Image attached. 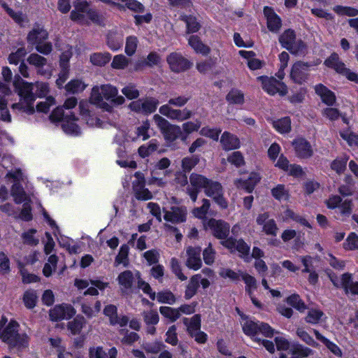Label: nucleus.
<instances>
[{
	"instance_id": "1",
	"label": "nucleus",
	"mask_w": 358,
	"mask_h": 358,
	"mask_svg": "<svg viewBox=\"0 0 358 358\" xmlns=\"http://www.w3.org/2000/svg\"><path fill=\"white\" fill-rule=\"evenodd\" d=\"M35 85V83L24 81L20 76H15L13 86L20 96V101L12 105L13 109L20 110L28 114L34 113V102L36 99Z\"/></svg>"
},
{
	"instance_id": "2",
	"label": "nucleus",
	"mask_w": 358,
	"mask_h": 358,
	"mask_svg": "<svg viewBox=\"0 0 358 358\" xmlns=\"http://www.w3.org/2000/svg\"><path fill=\"white\" fill-rule=\"evenodd\" d=\"M117 94V89L111 85H96L92 90L90 101L101 108L109 110L111 106L105 100L110 101L117 106L124 103V98L122 96H118Z\"/></svg>"
},
{
	"instance_id": "3",
	"label": "nucleus",
	"mask_w": 358,
	"mask_h": 358,
	"mask_svg": "<svg viewBox=\"0 0 358 358\" xmlns=\"http://www.w3.org/2000/svg\"><path fill=\"white\" fill-rule=\"evenodd\" d=\"M153 120L166 141L173 142L179 138L182 135V130L179 126L171 124L161 115L158 114L154 115Z\"/></svg>"
},
{
	"instance_id": "4",
	"label": "nucleus",
	"mask_w": 358,
	"mask_h": 358,
	"mask_svg": "<svg viewBox=\"0 0 358 358\" xmlns=\"http://www.w3.org/2000/svg\"><path fill=\"white\" fill-rule=\"evenodd\" d=\"M6 177L12 179V182H13L10 192L15 202L16 203H21L28 201V196L22 186L24 177L21 171L17 170L13 173L9 172L6 174Z\"/></svg>"
},
{
	"instance_id": "5",
	"label": "nucleus",
	"mask_w": 358,
	"mask_h": 358,
	"mask_svg": "<svg viewBox=\"0 0 358 358\" xmlns=\"http://www.w3.org/2000/svg\"><path fill=\"white\" fill-rule=\"evenodd\" d=\"M159 101L155 97H145L131 102L129 108L133 112L145 115L153 113L157 108Z\"/></svg>"
},
{
	"instance_id": "6",
	"label": "nucleus",
	"mask_w": 358,
	"mask_h": 358,
	"mask_svg": "<svg viewBox=\"0 0 358 358\" xmlns=\"http://www.w3.org/2000/svg\"><path fill=\"white\" fill-rule=\"evenodd\" d=\"M257 79L262 83V88L271 95L279 93L281 96H285L287 93V85L273 77L259 76Z\"/></svg>"
},
{
	"instance_id": "7",
	"label": "nucleus",
	"mask_w": 358,
	"mask_h": 358,
	"mask_svg": "<svg viewBox=\"0 0 358 358\" xmlns=\"http://www.w3.org/2000/svg\"><path fill=\"white\" fill-rule=\"evenodd\" d=\"M211 234L217 239L225 241L230 232V225L222 220L211 218L206 224Z\"/></svg>"
},
{
	"instance_id": "8",
	"label": "nucleus",
	"mask_w": 358,
	"mask_h": 358,
	"mask_svg": "<svg viewBox=\"0 0 358 358\" xmlns=\"http://www.w3.org/2000/svg\"><path fill=\"white\" fill-rule=\"evenodd\" d=\"M204 192L206 196L212 197L221 208L227 207V203L223 196V188L219 182L210 180Z\"/></svg>"
},
{
	"instance_id": "9",
	"label": "nucleus",
	"mask_w": 358,
	"mask_h": 358,
	"mask_svg": "<svg viewBox=\"0 0 358 358\" xmlns=\"http://www.w3.org/2000/svg\"><path fill=\"white\" fill-rule=\"evenodd\" d=\"M159 113L168 118L173 120L184 121L190 118L192 115V112L187 109L182 110L175 109L169 104L162 106L159 109Z\"/></svg>"
},
{
	"instance_id": "10",
	"label": "nucleus",
	"mask_w": 358,
	"mask_h": 358,
	"mask_svg": "<svg viewBox=\"0 0 358 358\" xmlns=\"http://www.w3.org/2000/svg\"><path fill=\"white\" fill-rule=\"evenodd\" d=\"M166 61L171 71L180 73L189 69L192 64L180 53L172 52L168 55Z\"/></svg>"
},
{
	"instance_id": "11",
	"label": "nucleus",
	"mask_w": 358,
	"mask_h": 358,
	"mask_svg": "<svg viewBox=\"0 0 358 358\" xmlns=\"http://www.w3.org/2000/svg\"><path fill=\"white\" fill-rule=\"evenodd\" d=\"M201 248L200 247L189 246L186 249L187 259L185 266L192 270L197 271L202 266L201 259Z\"/></svg>"
},
{
	"instance_id": "12",
	"label": "nucleus",
	"mask_w": 358,
	"mask_h": 358,
	"mask_svg": "<svg viewBox=\"0 0 358 358\" xmlns=\"http://www.w3.org/2000/svg\"><path fill=\"white\" fill-rule=\"evenodd\" d=\"M76 314L74 308L71 305H57L50 310L49 316L52 321L67 320Z\"/></svg>"
},
{
	"instance_id": "13",
	"label": "nucleus",
	"mask_w": 358,
	"mask_h": 358,
	"mask_svg": "<svg viewBox=\"0 0 358 358\" xmlns=\"http://www.w3.org/2000/svg\"><path fill=\"white\" fill-rule=\"evenodd\" d=\"M164 218L167 222L180 223L186 220L187 209L183 206H172L170 210L163 208Z\"/></svg>"
},
{
	"instance_id": "14",
	"label": "nucleus",
	"mask_w": 358,
	"mask_h": 358,
	"mask_svg": "<svg viewBox=\"0 0 358 358\" xmlns=\"http://www.w3.org/2000/svg\"><path fill=\"white\" fill-rule=\"evenodd\" d=\"M257 224L262 226V231L267 235L275 236L278 231V227L273 219H270L268 213L259 214L256 220Z\"/></svg>"
},
{
	"instance_id": "15",
	"label": "nucleus",
	"mask_w": 358,
	"mask_h": 358,
	"mask_svg": "<svg viewBox=\"0 0 358 358\" xmlns=\"http://www.w3.org/2000/svg\"><path fill=\"white\" fill-rule=\"evenodd\" d=\"M309 65L302 62H296L292 67L290 78L296 83L302 84L308 79Z\"/></svg>"
},
{
	"instance_id": "16",
	"label": "nucleus",
	"mask_w": 358,
	"mask_h": 358,
	"mask_svg": "<svg viewBox=\"0 0 358 358\" xmlns=\"http://www.w3.org/2000/svg\"><path fill=\"white\" fill-rule=\"evenodd\" d=\"M74 10L71 13V18L73 21L85 24L86 16L90 10L86 1L78 0L74 5Z\"/></svg>"
},
{
	"instance_id": "17",
	"label": "nucleus",
	"mask_w": 358,
	"mask_h": 358,
	"mask_svg": "<svg viewBox=\"0 0 358 358\" xmlns=\"http://www.w3.org/2000/svg\"><path fill=\"white\" fill-rule=\"evenodd\" d=\"M296 155L301 159H308L313 156V150L308 141L304 138H298L293 142Z\"/></svg>"
},
{
	"instance_id": "18",
	"label": "nucleus",
	"mask_w": 358,
	"mask_h": 358,
	"mask_svg": "<svg viewBox=\"0 0 358 358\" xmlns=\"http://www.w3.org/2000/svg\"><path fill=\"white\" fill-rule=\"evenodd\" d=\"M264 14L267 20V27L272 32H278L281 28V20L274 12L273 9L265 6L264 8Z\"/></svg>"
},
{
	"instance_id": "19",
	"label": "nucleus",
	"mask_w": 358,
	"mask_h": 358,
	"mask_svg": "<svg viewBox=\"0 0 358 358\" xmlns=\"http://www.w3.org/2000/svg\"><path fill=\"white\" fill-rule=\"evenodd\" d=\"M220 243L228 249H236L241 256H248L249 254L250 246L242 239L236 240L233 238H229L225 241H220Z\"/></svg>"
},
{
	"instance_id": "20",
	"label": "nucleus",
	"mask_w": 358,
	"mask_h": 358,
	"mask_svg": "<svg viewBox=\"0 0 358 358\" xmlns=\"http://www.w3.org/2000/svg\"><path fill=\"white\" fill-rule=\"evenodd\" d=\"M315 93L320 97L322 101L328 105L333 106L336 100L335 94L322 84L316 85L314 87Z\"/></svg>"
},
{
	"instance_id": "21",
	"label": "nucleus",
	"mask_w": 358,
	"mask_h": 358,
	"mask_svg": "<svg viewBox=\"0 0 358 358\" xmlns=\"http://www.w3.org/2000/svg\"><path fill=\"white\" fill-rule=\"evenodd\" d=\"M48 37V34L43 27L37 25L33 28L27 35V41L31 45L43 42Z\"/></svg>"
},
{
	"instance_id": "22",
	"label": "nucleus",
	"mask_w": 358,
	"mask_h": 358,
	"mask_svg": "<svg viewBox=\"0 0 358 358\" xmlns=\"http://www.w3.org/2000/svg\"><path fill=\"white\" fill-rule=\"evenodd\" d=\"M220 143L222 148L225 150H235L240 146L238 138L228 131H224L221 136Z\"/></svg>"
},
{
	"instance_id": "23",
	"label": "nucleus",
	"mask_w": 358,
	"mask_h": 358,
	"mask_svg": "<svg viewBox=\"0 0 358 358\" xmlns=\"http://www.w3.org/2000/svg\"><path fill=\"white\" fill-rule=\"evenodd\" d=\"M260 179L261 178L259 174L252 173L248 180H236L234 184L238 188L245 189L248 192H251L254 189L255 186L259 182Z\"/></svg>"
},
{
	"instance_id": "24",
	"label": "nucleus",
	"mask_w": 358,
	"mask_h": 358,
	"mask_svg": "<svg viewBox=\"0 0 358 358\" xmlns=\"http://www.w3.org/2000/svg\"><path fill=\"white\" fill-rule=\"evenodd\" d=\"M117 350L112 348L106 352L101 346L91 347L89 349V358H116Z\"/></svg>"
},
{
	"instance_id": "25",
	"label": "nucleus",
	"mask_w": 358,
	"mask_h": 358,
	"mask_svg": "<svg viewBox=\"0 0 358 358\" xmlns=\"http://www.w3.org/2000/svg\"><path fill=\"white\" fill-rule=\"evenodd\" d=\"M342 288L345 294H358V281L354 282L351 273H345L342 275Z\"/></svg>"
},
{
	"instance_id": "26",
	"label": "nucleus",
	"mask_w": 358,
	"mask_h": 358,
	"mask_svg": "<svg viewBox=\"0 0 358 358\" xmlns=\"http://www.w3.org/2000/svg\"><path fill=\"white\" fill-rule=\"evenodd\" d=\"M134 280V275L131 271H124L117 277V281L123 292H127L131 289Z\"/></svg>"
},
{
	"instance_id": "27",
	"label": "nucleus",
	"mask_w": 358,
	"mask_h": 358,
	"mask_svg": "<svg viewBox=\"0 0 358 358\" xmlns=\"http://www.w3.org/2000/svg\"><path fill=\"white\" fill-rule=\"evenodd\" d=\"M76 120L77 118H76L73 114H66L62 123V129L65 133L73 135L79 134L80 129L75 123Z\"/></svg>"
},
{
	"instance_id": "28",
	"label": "nucleus",
	"mask_w": 358,
	"mask_h": 358,
	"mask_svg": "<svg viewBox=\"0 0 358 358\" xmlns=\"http://www.w3.org/2000/svg\"><path fill=\"white\" fill-rule=\"evenodd\" d=\"M188 43L196 53L207 55L210 52V48L203 44L197 36H191L188 39Z\"/></svg>"
},
{
	"instance_id": "29",
	"label": "nucleus",
	"mask_w": 358,
	"mask_h": 358,
	"mask_svg": "<svg viewBox=\"0 0 358 358\" xmlns=\"http://www.w3.org/2000/svg\"><path fill=\"white\" fill-rule=\"evenodd\" d=\"M180 19L186 24L187 34L196 33L201 28L200 23L194 15H182L180 17Z\"/></svg>"
},
{
	"instance_id": "30",
	"label": "nucleus",
	"mask_w": 358,
	"mask_h": 358,
	"mask_svg": "<svg viewBox=\"0 0 358 358\" xmlns=\"http://www.w3.org/2000/svg\"><path fill=\"white\" fill-rule=\"evenodd\" d=\"M210 180V179H208L202 175L194 173H192L189 176V182L192 188L197 189L198 191L200 189H203L205 190Z\"/></svg>"
},
{
	"instance_id": "31",
	"label": "nucleus",
	"mask_w": 358,
	"mask_h": 358,
	"mask_svg": "<svg viewBox=\"0 0 358 358\" xmlns=\"http://www.w3.org/2000/svg\"><path fill=\"white\" fill-rule=\"evenodd\" d=\"M200 280L201 275L199 274L194 275L190 278L185 292L186 299H189L196 294L199 287Z\"/></svg>"
},
{
	"instance_id": "32",
	"label": "nucleus",
	"mask_w": 358,
	"mask_h": 358,
	"mask_svg": "<svg viewBox=\"0 0 358 358\" xmlns=\"http://www.w3.org/2000/svg\"><path fill=\"white\" fill-rule=\"evenodd\" d=\"M259 329V322H255L252 320H246L243 324V332L252 338L255 341L257 342H260L261 339L257 337L258 334Z\"/></svg>"
},
{
	"instance_id": "33",
	"label": "nucleus",
	"mask_w": 358,
	"mask_h": 358,
	"mask_svg": "<svg viewBox=\"0 0 358 358\" xmlns=\"http://www.w3.org/2000/svg\"><path fill=\"white\" fill-rule=\"evenodd\" d=\"M324 317V313L320 309L310 308L305 317V321L311 324L320 323Z\"/></svg>"
},
{
	"instance_id": "34",
	"label": "nucleus",
	"mask_w": 358,
	"mask_h": 358,
	"mask_svg": "<svg viewBox=\"0 0 358 358\" xmlns=\"http://www.w3.org/2000/svg\"><path fill=\"white\" fill-rule=\"evenodd\" d=\"M314 334L317 339L322 342L327 348L335 355L338 357L342 356V352L341 349L334 343L329 341L327 338L324 337L317 330H314Z\"/></svg>"
},
{
	"instance_id": "35",
	"label": "nucleus",
	"mask_w": 358,
	"mask_h": 358,
	"mask_svg": "<svg viewBox=\"0 0 358 358\" xmlns=\"http://www.w3.org/2000/svg\"><path fill=\"white\" fill-rule=\"evenodd\" d=\"M122 36L116 33L111 31L107 36V44L108 47L113 50H118L122 45Z\"/></svg>"
},
{
	"instance_id": "36",
	"label": "nucleus",
	"mask_w": 358,
	"mask_h": 358,
	"mask_svg": "<svg viewBox=\"0 0 358 358\" xmlns=\"http://www.w3.org/2000/svg\"><path fill=\"white\" fill-rule=\"evenodd\" d=\"M160 61L159 55L156 52H150L146 59L142 61H138L135 65V70L138 71L143 65L152 66L157 65Z\"/></svg>"
},
{
	"instance_id": "37",
	"label": "nucleus",
	"mask_w": 358,
	"mask_h": 358,
	"mask_svg": "<svg viewBox=\"0 0 358 358\" xmlns=\"http://www.w3.org/2000/svg\"><path fill=\"white\" fill-rule=\"evenodd\" d=\"M85 322V320L83 316H77L73 320L68 323V329L73 335L79 334Z\"/></svg>"
},
{
	"instance_id": "38",
	"label": "nucleus",
	"mask_w": 358,
	"mask_h": 358,
	"mask_svg": "<svg viewBox=\"0 0 358 358\" xmlns=\"http://www.w3.org/2000/svg\"><path fill=\"white\" fill-rule=\"evenodd\" d=\"M38 296L36 292L33 289H29L24 292L22 297L24 306L29 308L32 309L36 305Z\"/></svg>"
},
{
	"instance_id": "39",
	"label": "nucleus",
	"mask_w": 358,
	"mask_h": 358,
	"mask_svg": "<svg viewBox=\"0 0 358 358\" xmlns=\"http://www.w3.org/2000/svg\"><path fill=\"white\" fill-rule=\"evenodd\" d=\"M158 146L159 144L157 143V140L152 139L150 141L148 145H143L140 146L138 150V152L142 158H145L155 152L158 148Z\"/></svg>"
},
{
	"instance_id": "40",
	"label": "nucleus",
	"mask_w": 358,
	"mask_h": 358,
	"mask_svg": "<svg viewBox=\"0 0 358 358\" xmlns=\"http://www.w3.org/2000/svg\"><path fill=\"white\" fill-rule=\"evenodd\" d=\"M296 40V36L294 31L287 29L280 36L279 41L282 46L287 50L292 45L293 42Z\"/></svg>"
},
{
	"instance_id": "41",
	"label": "nucleus",
	"mask_w": 358,
	"mask_h": 358,
	"mask_svg": "<svg viewBox=\"0 0 358 358\" xmlns=\"http://www.w3.org/2000/svg\"><path fill=\"white\" fill-rule=\"evenodd\" d=\"M119 334L122 336L121 343L126 345H132L139 339V336L135 332H130L127 329H120Z\"/></svg>"
},
{
	"instance_id": "42",
	"label": "nucleus",
	"mask_w": 358,
	"mask_h": 358,
	"mask_svg": "<svg viewBox=\"0 0 358 358\" xmlns=\"http://www.w3.org/2000/svg\"><path fill=\"white\" fill-rule=\"evenodd\" d=\"M87 87L82 80H72L69 83H68L65 88L67 92H71L72 94L80 93L83 92Z\"/></svg>"
},
{
	"instance_id": "43",
	"label": "nucleus",
	"mask_w": 358,
	"mask_h": 358,
	"mask_svg": "<svg viewBox=\"0 0 358 358\" xmlns=\"http://www.w3.org/2000/svg\"><path fill=\"white\" fill-rule=\"evenodd\" d=\"M160 313L165 317L174 322L180 317V310L178 308H173L169 306H161L159 308Z\"/></svg>"
},
{
	"instance_id": "44",
	"label": "nucleus",
	"mask_w": 358,
	"mask_h": 358,
	"mask_svg": "<svg viewBox=\"0 0 358 358\" xmlns=\"http://www.w3.org/2000/svg\"><path fill=\"white\" fill-rule=\"evenodd\" d=\"M27 54V50L24 47L19 48L15 52H11L8 56L9 63L17 65L20 62H24L23 59Z\"/></svg>"
},
{
	"instance_id": "45",
	"label": "nucleus",
	"mask_w": 358,
	"mask_h": 358,
	"mask_svg": "<svg viewBox=\"0 0 358 358\" xmlns=\"http://www.w3.org/2000/svg\"><path fill=\"white\" fill-rule=\"evenodd\" d=\"M27 61L36 69L42 68L47 64V59L37 53L30 54Z\"/></svg>"
},
{
	"instance_id": "46",
	"label": "nucleus",
	"mask_w": 358,
	"mask_h": 358,
	"mask_svg": "<svg viewBox=\"0 0 358 358\" xmlns=\"http://www.w3.org/2000/svg\"><path fill=\"white\" fill-rule=\"evenodd\" d=\"M227 101L233 104L241 105L244 103V94L237 90H231L226 97Z\"/></svg>"
},
{
	"instance_id": "47",
	"label": "nucleus",
	"mask_w": 358,
	"mask_h": 358,
	"mask_svg": "<svg viewBox=\"0 0 358 358\" xmlns=\"http://www.w3.org/2000/svg\"><path fill=\"white\" fill-rule=\"evenodd\" d=\"M275 129L280 133H287L291 130V120L289 117H283L273 123Z\"/></svg>"
},
{
	"instance_id": "48",
	"label": "nucleus",
	"mask_w": 358,
	"mask_h": 358,
	"mask_svg": "<svg viewBox=\"0 0 358 358\" xmlns=\"http://www.w3.org/2000/svg\"><path fill=\"white\" fill-rule=\"evenodd\" d=\"M287 302L294 307L295 309L301 313H303L306 309V306L304 302L301 299L299 295L292 294L287 299Z\"/></svg>"
},
{
	"instance_id": "49",
	"label": "nucleus",
	"mask_w": 358,
	"mask_h": 358,
	"mask_svg": "<svg viewBox=\"0 0 358 358\" xmlns=\"http://www.w3.org/2000/svg\"><path fill=\"white\" fill-rule=\"evenodd\" d=\"M138 40L137 37L134 36H128L126 38L125 43V53L128 56H132L136 52V48L138 47Z\"/></svg>"
},
{
	"instance_id": "50",
	"label": "nucleus",
	"mask_w": 358,
	"mask_h": 358,
	"mask_svg": "<svg viewBox=\"0 0 358 358\" xmlns=\"http://www.w3.org/2000/svg\"><path fill=\"white\" fill-rule=\"evenodd\" d=\"M242 279L246 285L245 291L249 296H252L253 290L257 287V280L248 273H242Z\"/></svg>"
},
{
	"instance_id": "51",
	"label": "nucleus",
	"mask_w": 358,
	"mask_h": 358,
	"mask_svg": "<svg viewBox=\"0 0 358 358\" xmlns=\"http://www.w3.org/2000/svg\"><path fill=\"white\" fill-rule=\"evenodd\" d=\"M184 324L187 326V331L189 334L200 330L201 328V317L199 315H194L188 323V319L184 318Z\"/></svg>"
},
{
	"instance_id": "52",
	"label": "nucleus",
	"mask_w": 358,
	"mask_h": 358,
	"mask_svg": "<svg viewBox=\"0 0 358 358\" xmlns=\"http://www.w3.org/2000/svg\"><path fill=\"white\" fill-rule=\"evenodd\" d=\"M90 284L93 287H89L86 291L84 292L83 294L96 296L99 294V292L96 288L102 290L108 286V283L103 282L100 280H90Z\"/></svg>"
},
{
	"instance_id": "53",
	"label": "nucleus",
	"mask_w": 358,
	"mask_h": 358,
	"mask_svg": "<svg viewBox=\"0 0 358 358\" xmlns=\"http://www.w3.org/2000/svg\"><path fill=\"white\" fill-rule=\"evenodd\" d=\"M36 233V230L31 229L28 231L22 233V238L23 240V243L24 244L35 246L39 243V239L34 236V234Z\"/></svg>"
},
{
	"instance_id": "54",
	"label": "nucleus",
	"mask_w": 358,
	"mask_h": 358,
	"mask_svg": "<svg viewBox=\"0 0 358 358\" xmlns=\"http://www.w3.org/2000/svg\"><path fill=\"white\" fill-rule=\"evenodd\" d=\"M159 303L173 304L176 302L174 294L169 290L162 291L157 293L156 297Z\"/></svg>"
},
{
	"instance_id": "55",
	"label": "nucleus",
	"mask_w": 358,
	"mask_h": 358,
	"mask_svg": "<svg viewBox=\"0 0 358 358\" xmlns=\"http://www.w3.org/2000/svg\"><path fill=\"white\" fill-rule=\"evenodd\" d=\"M135 276L138 279V288L142 289L144 293L147 294L152 300H155V297H156L155 292L152 291V288L148 282H146L141 279L140 273L138 271L136 272Z\"/></svg>"
},
{
	"instance_id": "56",
	"label": "nucleus",
	"mask_w": 358,
	"mask_h": 358,
	"mask_svg": "<svg viewBox=\"0 0 358 358\" xmlns=\"http://www.w3.org/2000/svg\"><path fill=\"white\" fill-rule=\"evenodd\" d=\"M122 93L129 99H137L140 92L134 84L129 83L122 89Z\"/></svg>"
},
{
	"instance_id": "57",
	"label": "nucleus",
	"mask_w": 358,
	"mask_h": 358,
	"mask_svg": "<svg viewBox=\"0 0 358 358\" xmlns=\"http://www.w3.org/2000/svg\"><path fill=\"white\" fill-rule=\"evenodd\" d=\"M110 55L109 53H94L91 55V62L97 66H103L107 64L110 59Z\"/></svg>"
},
{
	"instance_id": "58",
	"label": "nucleus",
	"mask_w": 358,
	"mask_h": 358,
	"mask_svg": "<svg viewBox=\"0 0 358 358\" xmlns=\"http://www.w3.org/2000/svg\"><path fill=\"white\" fill-rule=\"evenodd\" d=\"M129 62L130 60L124 55H117L113 57L111 66L115 69H124L128 66Z\"/></svg>"
},
{
	"instance_id": "59",
	"label": "nucleus",
	"mask_w": 358,
	"mask_h": 358,
	"mask_svg": "<svg viewBox=\"0 0 358 358\" xmlns=\"http://www.w3.org/2000/svg\"><path fill=\"white\" fill-rule=\"evenodd\" d=\"M337 14L341 15H348L350 17L357 16L358 15V10L353 7L336 6L333 8Z\"/></svg>"
},
{
	"instance_id": "60",
	"label": "nucleus",
	"mask_w": 358,
	"mask_h": 358,
	"mask_svg": "<svg viewBox=\"0 0 358 358\" xmlns=\"http://www.w3.org/2000/svg\"><path fill=\"white\" fill-rule=\"evenodd\" d=\"M170 266H171V268L172 272L180 280L184 281V280H187V276H185L182 273L180 264L178 260L176 258L173 257V258L171 259V260H170Z\"/></svg>"
},
{
	"instance_id": "61",
	"label": "nucleus",
	"mask_w": 358,
	"mask_h": 358,
	"mask_svg": "<svg viewBox=\"0 0 358 358\" xmlns=\"http://www.w3.org/2000/svg\"><path fill=\"white\" fill-rule=\"evenodd\" d=\"M144 322L147 324L155 325L159 322V317L156 310H150L143 313Z\"/></svg>"
},
{
	"instance_id": "62",
	"label": "nucleus",
	"mask_w": 358,
	"mask_h": 358,
	"mask_svg": "<svg viewBox=\"0 0 358 358\" xmlns=\"http://www.w3.org/2000/svg\"><path fill=\"white\" fill-rule=\"evenodd\" d=\"M311 354H313V350L311 349L301 345H296L292 350L293 358L307 357Z\"/></svg>"
},
{
	"instance_id": "63",
	"label": "nucleus",
	"mask_w": 358,
	"mask_h": 358,
	"mask_svg": "<svg viewBox=\"0 0 358 358\" xmlns=\"http://www.w3.org/2000/svg\"><path fill=\"white\" fill-rule=\"evenodd\" d=\"M345 250H354L358 249V236L355 233H350L343 244Z\"/></svg>"
},
{
	"instance_id": "64",
	"label": "nucleus",
	"mask_w": 358,
	"mask_h": 358,
	"mask_svg": "<svg viewBox=\"0 0 358 358\" xmlns=\"http://www.w3.org/2000/svg\"><path fill=\"white\" fill-rule=\"evenodd\" d=\"M135 196L138 200L147 201L152 198V193L144 186H140L134 189Z\"/></svg>"
}]
</instances>
